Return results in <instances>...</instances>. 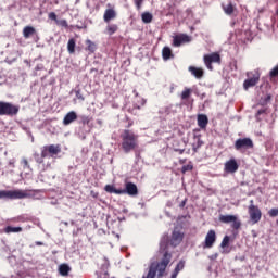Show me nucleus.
<instances>
[{
	"instance_id": "nucleus-1",
	"label": "nucleus",
	"mask_w": 278,
	"mask_h": 278,
	"mask_svg": "<svg viewBox=\"0 0 278 278\" xmlns=\"http://www.w3.org/2000/svg\"><path fill=\"white\" fill-rule=\"evenodd\" d=\"M167 243H160V253L163 256L160 261H153L148 267V273L142 278H162L165 276L166 269L172 262L173 254L167 250Z\"/></svg>"
},
{
	"instance_id": "nucleus-2",
	"label": "nucleus",
	"mask_w": 278,
	"mask_h": 278,
	"mask_svg": "<svg viewBox=\"0 0 278 278\" xmlns=\"http://www.w3.org/2000/svg\"><path fill=\"white\" fill-rule=\"evenodd\" d=\"M119 138L122 140L121 142V149L125 154H129L131 151H135L139 147V135H137L135 131L130 129H124Z\"/></svg>"
},
{
	"instance_id": "nucleus-3",
	"label": "nucleus",
	"mask_w": 278,
	"mask_h": 278,
	"mask_svg": "<svg viewBox=\"0 0 278 278\" xmlns=\"http://www.w3.org/2000/svg\"><path fill=\"white\" fill-rule=\"evenodd\" d=\"M33 190H23V189H16V190H0V200L1 199H9V200H22L27 199L31 197Z\"/></svg>"
},
{
	"instance_id": "nucleus-4",
	"label": "nucleus",
	"mask_w": 278,
	"mask_h": 278,
	"mask_svg": "<svg viewBox=\"0 0 278 278\" xmlns=\"http://www.w3.org/2000/svg\"><path fill=\"white\" fill-rule=\"evenodd\" d=\"M20 113V105L0 101V116L14 117Z\"/></svg>"
},
{
	"instance_id": "nucleus-5",
	"label": "nucleus",
	"mask_w": 278,
	"mask_h": 278,
	"mask_svg": "<svg viewBox=\"0 0 278 278\" xmlns=\"http://www.w3.org/2000/svg\"><path fill=\"white\" fill-rule=\"evenodd\" d=\"M62 152V147L60 143L43 146L40 152L41 159H56V156Z\"/></svg>"
},
{
	"instance_id": "nucleus-6",
	"label": "nucleus",
	"mask_w": 278,
	"mask_h": 278,
	"mask_svg": "<svg viewBox=\"0 0 278 278\" xmlns=\"http://www.w3.org/2000/svg\"><path fill=\"white\" fill-rule=\"evenodd\" d=\"M248 214L252 224H258L262 220L263 212L258 205L254 204V200H250V205L248 206Z\"/></svg>"
},
{
	"instance_id": "nucleus-7",
	"label": "nucleus",
	"mask_w": 278,
	"mask_h": 278,
	"mask_svg": "<svg viewBox=\"0 0 278 278\" xmlns=\"http://www.w3.org/2000/svg\"><path fill=\"white\" fill-rule=\"evenodd\" d=\"M218 220L223 224H231V228L235 230H239L242 226V222L238 218L237 215H232V214H220L218 217Z\"/></svg>"
},
{
	"instance_id": "nucleus-8",
	"label": "nucleus",
	"mask_w": 278,
	"mask_h": 278,
	"mask_svg": "<svg viewBox=\"0 0 278 278\" xmlns=\"http://www.w3.org/2000/svg\"><path fill=\"white\" fill-rule=\"evenodd\" d=\"M251 149H254V141L249 137L239 138L235 141L236 151L245 152Z\"/></svg>"
},
{
	"instance_id": "nucleus-9",
	"label": "nucleus",
	"mask_w": 278,
	"mask_h": 278,
	"mask_svg": "<svg viewBox=\"0 0 278 278\" xmlns=\"http://www.w3.org/2000/svg\"><path fill=\"white\" fill-rule=\"evenodd\" d=\"M204 64L208 71H213V64H220L222 63V56L218 52H213L211 54H205L203 56Z\"/></svg>"
},
{
	"instance_id": "nucleus-10",
	"label": "nucleus",
	"mask_w": 278,
	"mask_h": 278,
	"mask_svg": "<svg viewBox=\"0 0 278 278\" xmlns=\"http://www.w3.org/2000/svg\"><path fill=\"white\" fill-rule=\"evenodd\" d=\"M192 41V37L187 34H179L174 36L173 38V46L175 48H179L182 45L190 43Z\"/></svg>"
},
{
	"instance_id": "nucleus-11",
	"label": "nucleus",
	"mask_w": 278,
	"mask_h": 278,
	"mask_svg": "<svg viewBox=\"0 0 278 278\" xmlns=\"http://www.w3.org/2000/svg\"><path fill=\"white\" fill-rule=\"evenodd\" d=\"M239 163L236 159H229L228 161L225 162L224 164V170L227 174H235L239 170Z\"/></svg>"
},
{
	"instance_id": "nucleus-12",
	"label": "nucleus",
	"mask_w": 278,
	"mask_h": 278,
	"mask_svg": "<svg viewBox=\"0 0 278 278\" xmlns=\"http://www.w3.org/2000/svg\"><path fill=\"white\" fill-rule=\"evenodd\" d=\"M216 232L215 230H208L204 240V249H212L216 242Z\"/></svg>"
},
{
	"instance_id": "nucleus-13",
	"label": "nucleus",
	"mask_w": 278,
	"mask_h": 278,
	"mask_svg": "<svg viewBox=\"0 0 278 278\" xmlns=\"http://www.w3.org/2000/svg\"><path fill=\"white\" fill-rule=\"evenodd\" d=\"M260 79H261V75L260 74H256L253 77L245 79L243 81L244 90H249L250 88L255 87L260 83Z\"/></svg>"
},
{
	"instance_id": "nucleus-14",
	"label": "nucleus",
	"mask_w": 278,
	"mask_h": 278,
	"mask_svg": "<svg viewBox=\"0 0 278 278\" xmlns=\"http://www.w3.org/2000/svg\"><path fill=\"white\" fill-rule=\"evenodd\" d=\"M122 191H125L130 197H136L139 193L137 185L131 181L126 182L125 189H122Z\"/></svg>"
},
{
	"instance_id": "nucleus-15",
	"label": "nucleus",
	"mask_w": 278,
	"mask_h": 278,
	"mask_svg": "<svg viewBox=\"0 0 278 278\" xmlns=\"http://www.w3.org/2000/svg\"><path fill=\"white\" fill-rule=\"evenodd\" d=\"M208 123H210V119L206 114H198L197 124L200 129L206 130Z\"/></svg>"
},
{
	"instance_id": "nucleus-16",
	"label": "nucleus",
	"mask_w": 278,
	"mask_h": 278,
	"mask_svg": "<svg viewBox=\"0 0 278 278\" xmlns=\"http://www.w3.org/2000/svg\"><path fill=\"white\" fill-rule=\"evenodd\" d=\"M203 144H204V141L202 140V135L201 134H194L193 135V142H192L193 153H198L199 149H201Z\"/></svg>"
},
{
	"instance_id": "nucleus-17",
	"label": "nucleus",
	"mask_w": 278,
	"mask_h": 278,
	"mask_svg": "<svg viewBox=\"0 0 278 278\" xmlns=\"http://www.w3.org/2000/svg\"><path fill=\"white\" fill-rule=\"evenodd\" d=\"M222 9L228 16H232L237 10L236 4L231 0H229L227 3H223Z\"/></svg>"
},
{
	"instance_id": "nucleus-18",
	"label": "nucleus",
	"mask_w": 278,
	"mask_h": 278,
	"mask_svg": "<svg viewBox=\"0 0 278 278\" xmlns=\"http://www.w3.org/2000/svg\"><path fill=\"white\" fill-rule=\"evenodd\" d=\"M78 118V115L75 111H70L65 114L62 123L64 126H68L71 125L72 123L76 122Z\"/></svg>"
},
{
	"instance_id": "nucleus-19",
	"label": "nucleus",
	"mask_w": 278,
	"mask_h": 278,
	"mask_svg": "<svg viewBox=\"0 0 278 278\" xmlns=\"http://www.w3.org/2000/svg\"><path fill=\"white\" fill-rule=\"evenodd\" d=\"M184 240V232H180V230H174L172 233L170 242L174 247L179 245Z\"/></svg>"
},
{
	"instance_id": "nucleus-20",
	"label": "nucleus",
	"mask_w": 278,
	"mask_h": 278,
	"mask_svg": "<svg viewBox=\"0 0 278 278\" xmlns=\"http://www.w3.org/2000/svg\"><path fill=\"white\" fill-rule=\"evenodd\" d=\"M117 12L114 9H106L103 14V22L110 23L111 21L116 20Z\"/></svg>"
},
{
	"instance_id": "nucleus-21",
	"label": "nucleus",
	"mask_w": 278,
	"mask_h": 278,
	"mask_svg": "<svg viewBox=\"0 0 278 278\" xmlns=\"http://www.w3.org/2000/svg\"><path fill=\"white\" fill-rule=\"evenodd\" d=\"M188 71L197 79H202L204 77V70L202 67L189 66Z\"/></svg>"
},
{
	"instance_id": "nucleus-22",
	"label": "nucleus",
	"mask_w": 278,
	"mask_h": 278,
	"mask_svg": "<svg viewBox=\"0 0 278 278\" xmlns=\"http://www.w3.org/2000/svg\"><path fill=\"white\" fill-rule=\"evenodd\" d=\"M37 34V30L34 26H26L22 30V35L24 36V39H29L30 37L35 36Z\"/></svg>"
},
{
	"instance_id": "nucleus-23",
	"label": "nucleus",
	"mask_w": 278,
	"mask_h": 278,
	"mask_svg": "<svg viewBox=\"0 0 278 278\" xmlns=\"http://www.w3.org/2000/svg\"><path fill=\"white\" fill-rule=\"evenodd\" d=\"M104 190L108 193H114V194H125L126 190L117 189L113 185H105Z\"/></svg>"
},
{
	"instance_id": "nucleus-24",
	"label": "nucleus",
	"mask_w": 278,
	"mask_h": 278,
	"mask_svg": "<svg viewBox=\"0 0 278 278\" xmlns=\"http://www.w3.org/2000/svg\"><path fill=\"white\" fill-rule=\"evenodd\" d=\"M174 58L173 50L169 47H164L162 49V59L168 61Z\"/></svg>"
},
{
	"instance_id": "nucleus-25",
	"label": "nucleus",
	"mask_w": 278,
	"mask_h": 278,
	"mask_svg": "<svg viewBox=\"0 0 278 278\" xmlns=\"http://www.w3.org/2000/svg\"><path fill=\"white\" fill-rule=\"evenodd\" d=\"M85 43H86V46H87V47L85 48V50L88 51L89 54H93V53L97 51V45H96V42H93L92 40L87 39V40L85 41Z\"/></svg>"
},
{
	"instance_id": "nucleus-26",
	"label": "nucleus",
	"mask_w": 278,
	"mask_h": 278,
	"mask_svg": "<svg viewBox=\"0 0 278 278\" xmlns=\"http://www.w3.org/2000/svg\"><path fill=\"white\" fill-rule=\"evenodd\" d=\"M185 264H186L185 261H180L179 263H177V265H176L174 271L172 273L170 278H177L178 275H179V273H180L181 270H184Z\"/></svg>"
},
{
	"instance_id": "nucleus-27",
	"label": "nucleus",
	"mask_w": 278,
	"mask_h": 278,
	"mask_svg": "<svg viewBox=\"0 0 278 278\" xmlns=\"http://www.w3.org/2000/svg\"><path fill=\"white\" fill-rule=\"evenodd\" d=\"M70 273H71V267H70V265H66V263H62V265L59 266V274L62 277L68 276Z\"/></svg>"
},
{
	"instance_id": "nucleus-28",
	"label": "nucleus",
	"mask_w": 278,
	"mask_h": 278,
	"mask_svg": "<svg viewBox=\"0 0 278 278\" xmlns=\"http://www.w3.org/2000/svg\"><path fill=\"white\" fill-rule=\"evenodd\" d=\"M193 90L191 88L185 87L181 91L180 99L181 101H187L192 96Z\"/></svg>"
},
{
	"instance_id": "nucleus-29",
	"label": "nucleus",
	"mask_w": 278,
	"mask_h": 278,
	"mask_svg": "<svg viewBox=\"0 0 278 278\" xmlns=\"http://www.w3.org/2000/svg\"><path fill=\"white\" fill-rule=\"evenodd\" d=\"M23 228L21 226L13 227V226H7L4 227V233L10 235V233H18L22 232Z\"/></svg>"
},
{
	"instance_id": "nucleus-30",
	"label": "nucleus",
	"mask_w": 278,
	"mask_h": 278,
	"mask_svg": "<svg viewBox=\"0 0 278 278\" xmlns=\"http://www.w3.org/2000/svg\"><path fill=\"white\" fill-rule=\"evenodd\" d=\"M141 21L143 24H151L153 22V15L150 12H143L141 14Z\"/></svg>"
},
{
	"instance_id": "nucleus-31",
	"label": "nucleus",
	"mask_w": 278,
	"mask_h": 278,
	"mask_svg": "<svg viewBox=\"0 0 278 278\" xmlns=\"http://www.w3.org/2000/svg\"><path fill=\"white\" fill-rule=\"evenodd\" d=\"M105 30L109 36H113L114 34H116L118 31V25L117 24H109L106 26Z\"/></svg>"
},
{
	"instance_id": "nucleus-32",
	"label": "nucleus",
	"mask_w": 278,
	"mask_h": 278,
	"mask_svg": "<svg viewBox=\"0 0 278 278\" xmlns=\"http://www.w3.org/2000/svg\"><path fill=\"white\" fill-rule=\"evenodd\" d=\"M75 48H76V40L74 38L68 39L67 41V52L70 54L75 53Z\"/></svg>"
},
{
	"instance_id": "nucleus-33",
	"label": "nucleus",
	"mask_w": 278,
	"mask_h": 278,
	"mask_svg": "<svg viewBox=\"0 0 278 278\" xmlns=\"http://www.w3.org/2000/svg\"><path fill=\"white\" fill-rule=\"evenodd\" d=\"M55 25L65 29L68 28V23L66 20H55Z\"/></svg>"
},
{
	"instance_id": "nucleus-34",
	"label": "nucleus",
	"mask_w": 278,
	"mask_h": 278,
	"mask_svg": "<svg viewBox=\"0 0 278 278\" xmlns=\"http://www.w3.org/2000/svg\"><path fill=\"white\" fill-rule=\"evenodd\" d=\"M230 244V237L228 235H226L224 238H223V241L220 243V248L222 249H226L227 247H229Z\"/></svg>"
},
{
	"instance_id": "nucleus-35",
	"label": "nucleus",
	"mask_w": 278,
	"mask_h": 278,
	"mask_svg": "<svg viewBox=\"0 0 278 278\" xmlns=\"http://www.w3.org/2000/svg\"><path fill=\"white\" fill-rule=\"evenodd\" d=\"M191 170H193V165L192 164H187V165H184L181 167V174H186V173L191 172Z\"/></svg>"
},
{
	"instance_id": "nucleus-36",
	"label": "nucleus",
	"mask_w": 278,
	"mask_h": 278,
	"mask_svg": "<svg viewBox=\"0 0 278 278\" xmlns=\"http://www.w3.org/2000/svg\"><path fill=\"white\" fill-rule=\"evenodd\" d=\"M268 215L271 218L278 217V207H273L268 211Z\"/></svg>"
},
{
	"instance_id": "nucleus-37",
	"label": "nucleus",
	"mask_w": 278,
	"mask_h": 278,
	"mask_svg": "<svg viewBox=\"0 0 278 278\" xmlns=\"http://www.w3.org/2000/svg\"><path fill=\"white\" fill-rule=\"evenodd\" d=\"M80 121H81L83 125H89L90 122H91V118L89 116H87V115H81L80 116Z\"/></svg>"
},
{
	"instance_id": "nucleus-38",
	"label": "nucleus",
	"mask_w": 278,
	"mask_h": 278,
	"mask_svg": "<svg viewBox=\"0 0 278 278\" xmlns=\"http://www.w3.org/2000/svg\"><path fill=\"white\" fill-rule=\"evenodd\" d=\"M269 77H270V78H276V77H278V65H276V66L269 72Z\"/></svg>"
},
{
	"instance_id": "nucleus-39",
	"label": "nucleus",
	"mask_w": 278,
	"mask_h": 278,
	"mask_svg": "<svg viewBox=\"0 0 278 278\" xmlns=\"http://www.w3.org/2000/svg\"><path fill=\"white\" fill-rule=\"evenodd\" d=\"M48 18H49L50 21H53L54 23H56V21H59V20H58V15L55 14V12H50V13L48 14Z\"/></svg>"
},
{
	"instance_id": "nucleus-40",
	"label": "nucleus",
	"mask_w": 278,
	"mask_h": 278,
	"mask_svg": "<svg viewBox=\"0 0 278 278\" xmlns=\"http://www.w3.org/2000/svg\"><path fill=\"white\" fill-rule=\"evenodd\" d=\"M75 97H76V99L79 100V101H85V97H84V94L81 93L80 90H76V91H75Z\"/></svg>"
},
{
	"instance_id": "nucleus-41",
	"label": "nucleus",
	"mask_w": 278,
	"mask_h": 278,
	"mask_svg": "<svg viewBox=\"0 0 278 278\" xmlns=\"http://www.w3.org/2000/svg\"><path fill=\"white\" fill-rule=\"evenodd\" d=\"M144 0H135V7L137 9V11H140L142 8Z\"/></svg>"
},
{
	"instance_id": "nucleus-42",
	"label": "nucleus",
	"mask_w": 278,
	"mask_h": 278,
	"mask_svg": "<svg viewBox=\"0 0 278 278\" xmlns=\"http://www.w3.org/2000/svg\"><path fill=\"white\" fill-rule=\"evenodd\" d=\"M22 165L24 166V169H30V165L28 163V160L26 157L22 159Z\"/></svg>"
},
{
	"instance_id": "nucleus-43",
	"label": "nucleus",
	"mask_w": 278,
	"mask_h": 278,
	"mask_svg": "<svg viewBox=\"0 0 278 278\" xmlns=\"http://www.w3.org/2000/svg\"><path fill=\"white\" fill-rule=\"evenodd\" d=\"M100 195V193L96 190H90V197L93 199H98Z\"/></svg>"
},
{
	"instance_id": "nucleus-44",
	"label": "nucleus",
	"mask_w": 278,
	"mask_h": 278,
	"mask_svg": "<svg viewBox=\"0 0 278 278\" xmlns=\"http://www.w3.org/2000/svg\"><path fill=\"white\" fill-rule=\"evenodd\" d=\"M271 99H273V96H271V94H267V96L265 97V99H264V102H265V103H269V102L271 101Z\"/></svg>"
},
{
	"instance_id": "nucleus-45",
	"label": "nucleus",
	"mask_w": 278,
	"mask_h": 278,
	"mask_svg": "<svg viewBox=\"0 0 278 278\" xmlns=\"http://www.w3.org/2000/svg\"><path fill=\"white\" fill-rule=\"evenodd\" d=\"M266 111H267L266 109H260V110L257 111L256 115H257V116H261V115L265 114Z\"/></svg>"
},
{
	"instance_id": "nucleus-46",
	"label": "nucleus",
	"mask_w": 278,
	"mask_h": 278,
	"mask_svg": "<svg viewBox=\"0 0 278 278\" xmlns=\"http://www.w3.org/2000/svg\"><path fill=\"white\" fill-rule=\"evenodd\" d=\"M186 204H187V199L182 200V201L179 203V207H180V208H185Z\"/></svg>"
},
{
	"instance_id": "nucleus-47",
	"label": "nucleus",
	"mask_w": 278,
	"mask_h": 278,
	"mask_svg": "<svg viewBox=\"0 0 278 278\" xmlns=\"http://www.w3.org/2000/svg\"><path fill=\"white\" fill-rule=\"evenodd\" d=\"M175 152H178L179 155L185 153V149H175Z\"/></svg>"
},
{
	"instance_id": "nucleus-48",
	"label": "nucleus",
	"mask_w": 278,
	"mask_h": 278,
	"mask_svg": "<svg viewBox=\"0 0 278 278\" xmlns=\"http://www.w3.org/2000/svg\"><path fill=\"white\" fill-rule=\"evenodd\" d=\"M37 163H38V164H42V163H43V157H42V155H40V157L37 159Z\"/></svg>"
},
{
	"instance_id": "nucleus-49",
	"label": "nucleus",
	"mask_w": 278,
	"mask_h": 278,
	"mask_svg": "<svg viewBox=\"0 0 278 278\" xmlns=\"http://www.w3.org/2000/svg\"><path fill=\"white\" fill-rule=\"evenodd\" d=\"M37 245L41 247V245H43V243L41 241H37Z\"/></svg>"
},
{
	"instance_id": "nucleus-50",
	"label": "nucleus",
	"mask_w": 278,
	"mask_h": 278,
	"mask_svg": "<svg viewBox=\"0 0 278 278\" xmlns=\"http://www.w3.org/2000/svg\"><path fill=\"white\" fill-rule=\"evenodd\" d=\"M131 126H132V123H129L128 126H127V128H130Z\"/></svg>"
},
{
	"instance_id": "nucleus-51",
	"label": "nucleus",
	"mask_w": 278,
	"mask_h": 278,
	"mask_svg": "<svg viewBox=\"0 0 278 278\" xmlns=\"http://www.w3.org/2000/svg\"><path fill=\"white\" fill-rule=\"evenodd\" d=\"M174 92V87H170V93H173Z\"/></svg>"
},
{
	"instance_id": "nucleus-52",
	"label": "nucleus",
	"mask_w": 278,
	"mask_h": 278,
	"mask_svg": "<svg viewBox=\"0 0 278 278\" xmlns=\"http://www.w3.org/2000/svg\"><path fill=\"white\" fill-rule=\"evenodd\" d=\"M276 14H277V16H278V9H277V11H276Z\"/></svg>"
}]
</instances>
